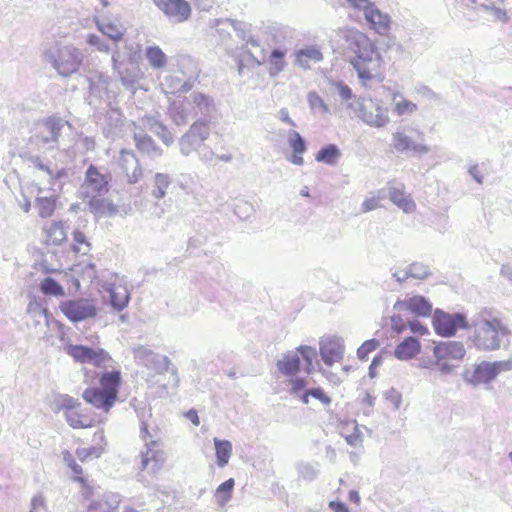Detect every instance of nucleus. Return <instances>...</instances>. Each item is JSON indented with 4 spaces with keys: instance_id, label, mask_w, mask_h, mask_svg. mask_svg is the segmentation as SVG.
<instances>
[{
    "instance_id": "f257e3e1",
    "label": "nucleus",
    "mask_w": 512,
    "mask_h": 512,
    "mask_svg": "<svg viewBox=\"0 0 512 512\" xmlns=\"http://www.w3.org/2000/svg\"><path fill=\"white\" fill-rule=\"evenodd\" d=\"M340 33L350 53V63L363 85L382 82L386 76V67L376 43L367 34L350 26L342 28Z\"/></svg>"
},
{
    "instance_id": "f03ea898",
    "label": "nucleus",
    "mask_w": 512,
    "mask_h": 512,
    "mask_svg": "<svg viewBox=\"0 0 512 512\" xmlns=\"http://www.w3.org/2000/svg\"><path fill=\"white\" fill-rule=\"evenodd\" d=\"M98 387L85 388L82 397L85 402L95 408L109 412L118 402V394L122 386L120 369L106 370L98 375Z\"/></svg>"
},
{
    "instance_id": "7ed1b4c3",
    "label": "nucleus",
    "mask_w": 512,
    "mask_h": 512,
    "mask_svg": "<svg viewBox=\"0 0 512 512\" xmlns=\"http://www.w3.org/2000/svg\"><path fill=\"white\" fill-rule=\"evenodd\" d=\"M52 405L54 411L64 413L67 423L74 429H88L105 421L93 411L83 408L81 402L70 395L55 396Z\"/></svg>"
},
{
    "instance_id": "20e7f679",
    "label": "nucleus",
    "mask_w": 512,
    "mask_h": 512,
    "mask_svg": "<svg viewBox=\"0 0 512 512\" xmlns=\"http://www.w3.org/2000/svg\"><path fill=\"white\" fill-rule=\"evenodd\" d=\"M317 351L313 346L300 345L293 352H287L277 362V369L281 375L291 377L298 375L301 369V359L304 361V370L311 373L313 370V359Z\"/></svg>"
},
{
    "instance_id": "39448f33",
    "label": "nucleus",
    "mask_w": 512,
    "mask_h": 512,
    "mask_svg": "<svg viewBox=\"0 0 512 512\" xmlns=\"http://www.w3.org/2000/svg\"><path fill=\"white\" fill-rule=\"evenodd\" d=\"M467 351L461 342L448 340L439 342L433 347V365L442 373H451L454 368L461 365Z\"/></svg>"
},
{
    "instance_id": "423d86ee",
    "label": "nucleus",
    "mask_w": 512,
    "mask_h": 512,
    "mask_svg": "<svg viewBox=\"0 0 512 512\" xmlns=\"http://www.w3.org/2000/svg\"><path fill=\"white\" fill-rule=\"evenodd\" d=\"M510 330L500 319H491L483 322L476 330L475 344L480 349H499L504 337H508Z\"/></svg>"
},
{
    "instance_id": "0eeeda50",
    "label": "nucleus",
    "mask_w": 512,
    "mask_h": 512,
    "mask_svg": "<svg viewBox=\"0 0 512 512\" xmlns=\"http://www.w3.org/2000/svg\"><path fill=\"white\" fill-rule=\"evenodd\" d=\"M67 353L75 361L90 362L94 367L105 368L109 367L113 362V357L108 351L103 348H90L86 345H70L67 347Z\"/></svg>"
},
{
    "instance_id": "6e6552de",
    "label": "nucleus",
    "mask_w": 512,
    "mask_h": 512,
    "mask_svg": "<svg viewBox=\"0 0 512 512\" xmlns=\"http://www.w3.org/2000/svg\"><path fill=\"white\" fill-rule=\"evenodd\" d=\"M60 309L72 322H79V320L87 319V317H93L97 313L93 301L87 300V298L63 301L60 304Z\"/></svg>"
},
{
    "instance_id": "1a4fd4ad",
    "label": "nucleus",
    "mask_w": 512,
    "mask_h": 512,
    "mask_svg": "<svg viewBox=\"0 0 512 512\" xmlns=\"http://www.w3.org/2000/svg\"><path fill=\"white\" fill-rule=\"evenodd\" d=\"M155 5L168 17L178 23L189 20L192 8L186 0H153Z\"/></svg>"
},
{
    "instance_id": "9d476101",
    "label": "nucleus",
    "mask_w": 512,
    "mask_h": 512,
    "mask_svg": "<svg viewBox=\"0 0 512 512\" xmlns=\"http://www.w3.org/2000/svg\"><path fill=\"white\" fill-rule=\"evenodd\" d=\"M465 318L463 315H449V313L439 312L437 310L433 317V327L438 335L442 337H451L457 329L465 326Z\"/></svg>"
},
{
    "instance_id": "9b49d317",
    "label": "nucleus",
    "mask_w": 512,
    "mask_h": 512,
    "mask_svg": "<svg viewBox=\"0 0 512 512\" xmlns=\"http://www.w3.org/2000/svg\"><path fill=\"white\" fill-rule=\"evenodd\" d=\"M504 370H512V360L505 361H483L477 364L473 371L472 381L475 383L490 382Z\"/></svg>"
},
{
    "instance_id": "f8f14e48",
    "label": "nucleus",
    "mask_w": 512,
    "mask_h": 512,
    "mask_svg": "<svg viewBox=\"0 0 512 512\" xmlns=\"http://www.w3.org/2000/svg\"><path fill=\"white\" fill-rule=\"evenodd\" d=\"M81 55L77 48H63L58 51L53 65L63 76L75 73L81 65Z\"/></svg>"
},
{
    "instance_id": "ddd939ff",
    "label": "nucleus",
    "mask_w": 512,
    "mask_h": 512,
    "mask_svg": "<svg viewBox=\"0 0 512 512\" xmlns=\"http://www.w3.org/2000/svg\"><path fill=\"white\" fill-rule=\"evenodd\" d=\"M361 119L369 126L383 127L389 123L390 119L386 108L376 104L374 100H365L360 107Z\"/></svg>"
},
{
    "instance_id": "4468645a",
    "label": "nucleus",
    "mask_w": 512,
    "mask_h": 512,
    "mask_svg": "<svg viewBox=\"0 0 512 512\" xmlns=\"http://www.w3.org/2000/svg\"><path fill=\"white\" fill-rule=\"evenodd\" d=\"M365 20L369 24L370 29L379 35H388L391 29V18L389 14L380 12L379 8H377L371 0H368L367 3Z\"/></svg>"
},
{
    "instance_id": "2eb2a0df",
    "label": "nucleus",
    "mask_w": 512,
    "mask_h": 512,
    "mask_svg": "<svg viewBox=\"0 0 512 512\" xmlns=\"http://www.w3.org/2000/svg\"><path fill=\"white\" fill-rule=\"evenodd\" d=\"M119 167L124 173L128 183H137L143 175L139 159L129 150H121Z\"/></svg>"
},
{
    "instance_id": "dca6fc26",
    "label": "nucleus",
    "mask_w": 512,
    "mask_h": 512,
    "mask_svg": "<svg viewBox=\"0 0 512 512\" xmlns=\"http://www.w3.org/2000/svg\"><path fill=\"white\" fill-rule=\"evenodd\" d=\"M164 461V452L159 448L157 441L147 443L145 451L141 454V469H151L156 473Z\"/></svg>"
},
{
    "instance_id": "f3484780",
    "label": "nucleus",
    "mask_w": 512,
    "mask_h": 512,
    "mask_svg": "<svg viewBox=\"0 0 512 512\" xmlns=\"http://www.w3.org/2000/svg\"><path fill=\"white\" fill-rule=\"evenodd\" d=\"M415 136L410 137V135L405 134L403 131H397L393 134V147L397 151H426L427 147L423 146V144L418 142V139H423L422 132L418 131V129L414 130Z\"/></svg>"
},
{
    "instance_id": "a211bd4d",
    "label": "nucleus",
    "mask_w": 512,
    "mask_h": 512,
    "mask_svg": "<svg viewBox=\"0 0 512 512\" xmlns=\"http://www.w3.org/2000/svg\"><path fill=\"white\" fill-rule=\"evenodd\" d=\"M389 198L399 209L406 213L413 212L416 209V204L410 194H407L403 183H398V185L389 183Z\"/></svg>"
},
{
    "instance_id": "6ab92c4d",
    "label": "nucleus",
    "mask_w": 512,
    "mask_h": 512,
    "mask_svg": "<svg viewBox=\"0 0 512 512\" xmlns=\"http://www.w3.org/2000/svg\"><path fill=\"white\" fill-rule=\"evenodd\" d=\"M344 352V345L339 339H324L320 342V354L327 365H333L341 361Z\"/></svg>"
},
{
    "instance_id": "aec40b11",
    "label": "nucleus",
    "mask_w": 512,
    "mask_h": 512,
    "mask_svg": "<svg viewBox=\"0 0 512 512\" xmlns=\"http://www.w3.org/2000/svg\"><path fill=\"white\" fill-rule=\"evenodd\" d=\"M106 444L107 440L103 429H98L93 434V445L76 449V456L78 459L82 460V462L91 459V457H99L103 454Z\"/></svg>"
},
{
    "instance_id": "412c9836",
    "label": "nucleus",
    "mask_w": 512,
    "mask_h": 512,
    "mask_svg": "<svg viewBox=\"0 0 512 512\" xmlns=\"http://www.w3.org/2000/svg\"><path fill=\"white\" fill-rule=\"evenodd\" d=\"M398 308L410 311V313L417 314L418 316H429L432 312V306L425 296L414 295L406 298L404 301H398L396 304Z\"/></svg>"
},
{
    "instance_id": "4be33fe9",
    "label": "nucleus",
    "mask_w": 512,
    "mask_h": 512,
    "mask_svg": "<svg viewBox=\"0 0 512 512\" xmlns=\"http://www.w3.org/2000/svg\"><path fill=\"white\" fill-rule=\"evenodd\" d=\"M44 243L46 245H61L67 238L63 221H51L43 227Z\"/></svg>"
},
{
    "instance_id": "5701e85b",
    "label": "nucleus",
    "mask_w": 512,
    "mask_h": 512,
    "mask_svg": "<svg viewBox=\"0 0 512 512\" xmlns=\"http://www.w3.org/2000/svg\"><path fill=\"white\" fill-rule=\"evenodd\" d=\"M109 181V176H107V174H102L95 165H90L88 167L85 182L92 188L93 192H109Z\"/></svg>"
},
{
    "instance_id": "b1692460",
    "label": "nucleus",
    "mask_w": 512,
    "mask_h": 512,
    "mask_svg": "<svg viewBox=\"0 0 512 512\" xmlns=\"http://www.w3.org/2000/svg\"><path fill=\"white\" fill-rule=\"evenodd\" d=\"M41 192H43V189L38 188V193L40 194ZM58 201L59 196L58 194H55V192L49 196L38 195L35 198V206L38 210L40 218H51V216H53L57 210Z\"/></svg>"
},
{
    "instance_id": "393cba45",
    "label": "nucleus",
    "mask_w": 512,
    "mask_h": 512,
    "mask_svg": "<svg viewBox=\"0 0 512 512\" xmlns=\"http://www.w3.org/2000/svg\"><path fill=\"white\" fill-rule=\"evenodd\" d=\"M421 352V344L415 337H405L394 350V354L398 359H411Z\"/></svg>"
},
{
    "instance_id": "a878e982",
    "label": "nucleus",
    "mask_w": 512,
    "mask_h": 512,
    "mask_svg": "<svg viewBox=\"0 0 512 512\" xmlns=\"http://www.w3.org/2000/svg\"><path fill=\"white\" fill-rule=\"evenodd\" d=\"M323 61V53L318 46H307L296 53V64L300 67L310 68L311 65Z\"/></svg>"
},
{
    "instance_id": "bb28decb",
    "label": "nucleus",
    "mask_w": 512,
    "mask_h": 512,
    "mask_svg": "<svg viewBox=\"0 0 512 512\" xmlns=\"http://www.w3.org/2000/svg\"><path fill=\"white\" fill-rule=\"evenodd\" d=\"M90 212L98 216H113L118 213L117 204L109 198L92 197L88 201Z\"/></svg>"
},
{
    "instance_id": "cd10ccee",
    "label": "nucleus",
    "mask_w": 512,
    "mask_h": 512,
    "mask_svg": "<svg viewBox=\"0 0 512 512\" xmlns=\"http://www.w3.org/2000/svg\"><path fill=\"white\" fill-rule=\"evenodd\" d=\"M288 145L292 149L290 162L294 163V165H303V154L306 151V144L299 132L292 131L289 133Z\"/></svg>"
},
{
    "instance_id": "c85d7f7f",
    "label": "nucleus",
    "mask_w": 512,
    "mask_h": 512,
    "mask_svg": "<svg viewBox=\"0 0 512 512\" xmlns=\"http://www.w3.org/2000/svg\"><path fill=\"white\" fill-rule=\"evenodd\" d=\"M120 504L118 494H104L98 500H93L88 505V512H116Z\"/></svg>"
},
{
    "instance_id": "c756f323",
    "label": "nucleus",
    "mask_w": 512,
    "mask_h": 512,
    "mask_svg": "<svg viewBox=\"0 0 512 512\" xmlns=\"http://www.w3.org/2000/svg\"><path fill=\"white\" fill-rule=\"evenodd\" d=\"M285 56L286 51H282V49H273L266 61L267 70L270 76H278L281 71L285 70L287 66Z\"/></svg>"
},
{
    "instance_id": "7c9ffc66",
    "label": "nucleus",
    "mask_w": 512,
    "mask_h": 512,
    "mask_svg": "<svg viewBox=\"0 0 512 512\" xmlns=\"http://www.w3.org/2000/svg\"><path fill=\"white\" fill-rule=\"evenodd\" d=\"M97 27L102 34L106 35L110 40L115 41V43L121 41L126 32V28H124L123 25L111 22V20L108 22H97Z\"/></svg>"
},
{
    "instance_id": "2f4dec72",
    "label": "nucleus",
    "mask_w": 512,
    "mask_h": 512,
    "mask_svg": "<svg viewBox=\"0 0 512 512\" xmlns=\"http://www.w3.org/2000/svg\"><path fill=\"white\" fill-rule=\"evenodd\" d=\"M214 446L216 449L217 463L220 467H225L229 462V458L233 451V445L229 440H219L214 438Z\"/></svg>"
},
{
    "instance_id": "473e14b6",
    "label": "nucleus",
    "mask_w": 512,
    "mask_h": 512,
    "mask_svg": "<svg viewBox=\"0 0 512 512\" xmlns=\"http://www.w3.org/2000/svg\"><path fill=\"white\" fill-rule=\"evenodd\" d=\"M339 157H341V151L336 144H328L327 146L322 147L315 154V159L317 162L328 163L329 165H334L337 163Z\"/></svg>"
},
{
    "instance_id": "72a5a7b5",
    "label": "nucleus",
    "mask_w": 512,
    "mask_h": 512,
    "mask_svg": "<svg viewBox=\"0 0 512 512\" xmlns=\"http://www.w3.org/2000/svg\"><path fill=\"white\" fill-rule=\"evenodd\" d=\"M73 479L80 485V493L84 500H91L95 494L96 485L93 480H89L85 475L83 467H81V473L74 476Z\"/></svg>"
},
{
    "instance_id": "f704fd0d",
    "label": "nucleus",
    "mask_w": 512,
    "mask_h": 512,
    "mask_svg": "<svg viewBox=\"0 0 512 512\" xmlns=\"http://www.w3.org/2000/svg\"><path fill=\"white\" fill-rule=\"evenodd\" d=\"M145 56L153 68H163L167 65V55L159 46H148Z\"/></svg>"
},
{
    "instance_id": "c9c22d12",
    "label": "nucleus",
    "mask_w": 512,
    "mask_h": 512,
    "mask_svg": "<svg viewBox=\"0 0 512 512\" xmlns=\"http://www.w3.org/2000/svg\"><path fill=\"white\" fill-rule=\"evenodd\" d=\"M310 397L318 399L323 405H331L332 403V399L322 387L307 388L304 393H302L300 401L304 403V405H308Z\"/></svg>"
},
{
    "instance_id": "e433bc0d",
    "label": "nucleus",
    "mask_w": 512,
    "mask_h": 512,
    "mask_svg": "<svg viewBox=\"0 0 512 512\" xmlns=\"http://www.w3.org/2000/svg\"><path fill=\"white\" fill-rule=\"evenodd\" d=\"M111 294V303L117 308V310H122V308L126 307L129 303L130 295L129 292L124 286H114L110 290Z\"/></svg>"
},
{
    "instance_id": "4c0bfd02",
    "label": "nucleus",
    "mask_w": 512,
    "mask_h": 512,
    "mask_svg": "<svg viewBox=\"0 0 512 512\" xmlns=\"http://www.w3.org/2000/svg\"><path fill=\"white\" fill-rule=\"evenodd\" d=\"M235 481L233 478L225 480L216 490V499L220 504H226L233 496Z\"/></svg>"
},
{
    "instance_id": "58836bf2",
    "label": "nucleus",
    "mask_w": 512,
    "mask_h": 512,
    "mask_svg": "<svg viewBox=\"0 0 512 512\" xmlns=\"http://www.w3.org/2000/svg\"><path fill=\"white\" fill-rule=\"evenodd\" d=\"M155 187L153 189V196L155 198H163L166 195V190L169 187L171 180L168 174L164 173H156L155 178Z\"/></svg>"
},
{
    "instance_id": "ea45409f",
    "label": "nucleus",
    "mask_w": 512,
    "mask_h": 512,
    "mask_svg": "<svg viewBox=\"0 0 512 512\" xmlns=\"http://www.w3.org/2000/svg\"><path fill=\"white\" fill-rule=\"evenodd\" d=\"M40 290L44 295L63 296L64 289L54 278L46 277L40 282Z\"/></svg>"
},
{
    "instance_id": "a19ab883",
    "label": "nucleus",
    "mask_w": 512,
    "mask_h": 512,
    "mask_svg": "<svg viewBox=\"0 0 512 512\" xmlns=\"http://www.w3.org/2000/svg\"><path fill=\"white\" fill-rule=\"evenodd\" d=\"M74 245L72 250L75 252H82V254H87V252L91 249V242L87 239L84 232L81 230H74L73 232Z\"/></svg>"
},
{
    "instance_id": "79ce46f5",
    "label": "nucleus",
    "mask_w": 512,
    "mask_h": 512,
    "mask_svg": "<svg viewBox=\"0 0 512 512\" xmlns=\"http://www.w3.org/2000/svg\"><path fill=\"white\" fill-rule=\"evenodd\" d=\"M210 134L209 125L207 122H195L190 126L187 135L190 138L205 141Z\"/></svg>"
},
{
    "instance_id": "37998d69",
    "label": "nucleus",
    "mask_w": 512,
    "mask_h": 512,
    "mask_svg": "<svg viewBox=\"0 0 512 512\" xmlns=\"http://www.w3.org/2000/svg\"><path fill=\"white\" fill-rule=\"evenodd\" d=\"M42 126L51 134L50 139L57 141L63 127V120L57 119V117H48Z\"/></svg>"
},
{
    "instance_id": "c03bdc74",
    "label": "nucleus",
    "mask_w": 512,
    "mask_h": 512,
    "mask_svg": "<svg viewBox=\"0 0 512 512\" xmlns=\"http://www.w3.org/2000/svg\"><path fill=\"white\" fill-rule=\"evenodd\" d=\"M417 109V105L413 104L411 100L401 99L395 104L394 111L398 115H405V113L415 112Z\"/></svg>"
},
{
    "instance_id": "a18cd8bd",
    "label": "nucleus",
    "mask_w": 512,
    "mask_h": 512,
    "mask_svg": "<svg viewBox=\"0 0 512 512\" xmlns=\"http://www.w3.org/2000/svg\"><path fill=\"white\" fill-rule=\"evenodd\" d=\"M288 384L290 386L291 394H298L300 391L304 393L305 389H307V380H305V378H301V376L294 375L290 378Z\"/></svg>"
},
{
    "instance_id": "49530a36",
    "label": "nucleus",
    "mask_w": 512,
    "mask_h": 512,
    "mask_svg": "<svg viewBox=\"0 0 512 512\" xmlns=\"http://www.w3.org/2000/svg\"><path fill=\"white\" fill-rule=\"evenodd\" d=\"M376 347H378V340H366L357 349V355L359 356V358H367L369 353L372 352V350H375Z\"/></svg>"
},
{
    "instance_id": "de8ad7c7",
    "label": "nucleus",
    "mask_w": 512,
    "mask_h": 512,
    "mask_svg": "<svg viewBox=\"0 0 512 512\" xmlns=\"http://www.w3.org/2000/svg\"><path fill=\"white\" fill-rule=\"evenodd\" d=\"M383 197L382 196H373L366 198L362 203V211L370 212V210L378 209L381 205Z\"/></svg>"
},
{
    "instance_id": "09e8293b",
    "label": "nucleus",
    "mask_w": 512,
    "mask_h": 512,
    "mask_svg": "<svg viewBox=\"0 0 512 512\" xmlns=\"http://www.w3.org/2000/svg\"><path fill=\"white\" fill-rule=\"evenodd\" d=\"M308 102L310 106H312L314 109H321L322 111L325 112L328 111V107L325 104L324 100L322 99L321 96H319V94L315 93V91L309 94Z\"/></svg>"
},
{
    "instance_id": "8fccbe9b",
    "label": "nucleus",
    "mask_w": 512,
    "mask_h": 512,
    "mask_svg": "<svg viewBox=\"0 0 512 512\" xmlns=\"http://www.w3.org/2000/svg\"><path fill=\"white\" fill-rule=\"evenodd\" d=\"M63 458L67 465L69 466V468L71 469L72 473H74V475L81 473V466H79V464L75 460L72 453L69 452V450H66V452L63 453Z\"/></svg>"
},
{
    "instance_id": "3c124183",
    "label": "nucleus",
    "mask_w": 512,
    "mask_h": 512,
    "mask_svg": "<svg viewBox=\"0 0 512 512\" xmlns=\"http://www.w3.org/2000/svg\"><path fill=\"white\" fill-rule=\"evenodd\" d=\"M87 42L91 46L97 47V49L100 50V52H109L110 50L109 45H107V43L102 42L100 37L96 36V34H90V36H88L87 38Z\"/></svg>"
},
{
    "instance_id": "603ef678",
    "label": "nucleus",
    "mask_w": 512,
    "mask_h": 512,
    "mask_svg": "<svg viewBox=\"0 0 512 512\" xmlns=\"http://www.w3.org/2000/svg\"><path fill=\"white\" fill-rule=\"evenodd\" d=\"M408 328L414 334L425 335L428 334L429 330L425 325L421 324L419 321H410L408 322Z\"/></svg>"
},
{
    "instance_id": "864d4df0",
    "label": "nucleus",
    "mask_w": 512,
    "mask_h": 512,
    "mask_svg": "<svg viewBox=\"0 0 512 512\" xmlns=\"http://www.w3.org/2000/svg\"><path fill=\"white\" fill-rule=\"evenodd\" d=\"M336 85L338 87V93L341 95V97H343L345 100L352 98L353 91L349 85L343 84V82H338Z\"/></svg>"
},
{
    "instance_id": "5fc2aeb1",
    "label": "nucleus",
    "mask_w": 512,
    "mask_h": 512,
    "mask_svg": "<svg viewBox=\"0 0 512 512\" xmlns=\"http://www.w3.org/2000/svg\"><path fill=\"white\" fill-rule=\"evenodd\" d=\"M344 3L356 9H362L366 17V9L368 8V0H344Z\"/></svg>"
},
{
    "instance_id": "6e6d98bb",
    "label": "nucleus",
    "mask_w": 512,
    "mask_h": 512,
    "mask_svg": "<svg viewBox=\"0 0 512 512\" xmlns=\"http://www.w3.org/2000/svg\"><path fill=\"white\" fill-rule=\"evenodd\" d=\"M32 508L29 512H37V510L45 509V500L42 496H36L32 499Z\"/></svg>"
},
{
    "instance_id": "4d7b16f0",
    "label": "nucleus",
    "mask_w": 512,
    "mask_h": 512,
    "mask_svg": "<svg viewBox=\"0 0 512 512\" xmlns=\"http://www.w3.org/2000/svg\"><path fill=\"white\" fill-rule=\"evenodd\" d=\"M329 507L334 512H351L343 502H330Z\"/></svg>"
},
{
    "instance_id": "13d9d810",
    "label": "nucleus",
    "mask_w": 512,
    "mask_h": 512,
    "mask_svg": "<svg viewBox=\"0 0 512 512\" xmlns=\"http://www.w3.org/2000/svg\"><path fill=\"white\" fill-rule=\"evenodd\" d=\"M386 396L387 399H389L395 406H399L401 403V395L400 393L396 392V390H390L387 392Z\"/></svg>"
},
{
    "instance_id": "bf43d9fd",
    "label": "nucleus",
    "mask_w": 512,
    "mask_h": 512,
    "mask_svg": "<svg viewBox=\"0 0 512 512\" xmlns=\"http://www.w3.org/2000/svg\"><path fill=\"white\" fill-rule=\"evenodd\" d=\"M38 167L40 169H44V171H47L48 174L50 175V177H52V178H61V177H65V175H67V171H65V170H59V171H56L55 174H53L52 171L49 170L48 167H45V165H43V164H39Z\"/></svg>"
},
{
    "instance_id": "052dcab7",
    "label": "nucleus",
    "mask_w": 512,
    "mask_h": 512,
    "mask_svg": "<svg viewBox=\"0 0 512 512\" xmlns=\"http://www.w3.org/2000/svg\"><path fill=\"white\" fill-rule=\"evenodd\" d=\"M186 417L188 420H190L192 423H194L195 426H199L200 424V418L198 416V413L196 410H189L186 412Z\"/></svg>"
},
{
    "instance_id": "680f3d73",
    "label": "nucleus",
    "mask_w": 512,
    "mask_h": 512,
    "mask_svg": "<svg viewBox=\"0 0 512 512\" xmlns=\"http://www.w3.org/2000/svg\"><path fill=\"white\" fill-rule=\"evenodd\" d=\"M141 438L147 441L148 438H151V433L149 431L147 423H143L141 425Z\"/></svg>"
},
{
    "instance_id": "e2e57ef3",
    "label": "nucleus",
    "mask_w": 512,
    "mask_h": 512,
    "mask_svg": "<svg viewBox=\"0 0 512 512\" xmlns=\"http://www.w3.org/2000/svg\"><path fill=\"white\" fill-rule=\"evenodd\" d=\"M501 275H503L505 278H507L509 281L512 282V268L511 266H503L501 270Z\"/></svg>"
},
{
    "instance_id": "0e129e2a",
    "label": "nucleus",
    "mask_w": 512,
    "mask_h": 512,
    "mask_svg": "<svg viewBox=\"0 0 512 512\" xmlns=\"http://www.w3.org/2000/svg\"><path fill=\"white\" fill-rule=\"evenodd\" d=\"M349 499H350V501H353L355 504H359V502H360V497H359L357 491H355V490H352L349 492Z\"/></svg>"
},
{
    "instance_id": "69168bd1",
    "label": "nucleus",
    "mask_w": 512,
    "mask_h": 512,
    "mask_svg": "<svg viewBox=\"0 0 512 512\" xmlns=\"http://www.w3.org/2000/svg\"><path fill=\"white\" fill-rule=\"evenodd\" d=\"M212 0H193V2L196 4V5H201L203 8H205V6H208L210 5Z\"/></svg>"
},
{
    "instance_id": "338daca9",
    "label": "nucleus",
    "mask_w": 512,
    "mask_h": 512,
    "mask_svg": "<svg viewBox=\"0 0 512 512\" xmlns=\"http://www.w3.org/2000/svg\"><path fill=\"white\" fill-rule=\"evenodd\" d=\"M406 329V325L405 324H393V330L396 331V332H403L405 331Z\"/></svg>"
},
{
    "instance_id": "774afa93",
    "label": "nucleus",
    "mask_w": 512,
    "mask_h": 512,
    "mask_svg": "<svg viewBox=\"0 0 512 512\" xmlns=\"http://www.w3.org/2000/svg\"><path fill=\"white\" fill-rule=\"evenodd\" d=\"M282 114H283L282 115V120H284L288 124H294L293 120H291V118H290V116H289L287 111L286 112H282Z\"/></svg>"
}]
</instances>
